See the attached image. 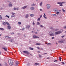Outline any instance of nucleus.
<instances>
[{"label":"nucleus","mask_w":66,"mask_h":66,"mask_svg":"<svg viewBox=\"0 0 66 66\" xmlns=\"http://www.w3.org/2000/svg\"><path fill=\"white\" fill-rule=\"evenodd\" d=\"M7 28L8 30H10L11 29V26L10 25L7 26Z\"/></svg>","instance_id":"0eeeda50"},{"label":"nucleus","mask_w":66,"mask_h":66,"mask_svg":"<svg viewBox=\"0 0 66 66\" xmlns=\"http://www.w3.org/2000/svg\"><path fill=\"white\" fill-rule=\"evenodd\" d=\"M40 27L41 28H43V27H44V26L42 25H40Z\"/></svg>","instance_id":"2f4dec72"},{"label":"nucleus","mask_w":66,"mask_h":66,"mask_svg":"<svg viewBox=\"0 0 66 66\" xmlns=\"http://www.w3.org/2000/svg\"><path fill=\"white\" fill-rule=\"evenodd\" d=\"M31 6H35V4L34 3L32 4Z\"/></svg>","instance_id":"5701e85b"},{"label":"nucleus","mask_w":66,"mask_h":66,"mask_svg":"<svg viewBox=\"0 0 66 66\" xmlns=\"http://www.w3.org/2000/svg\"><path fill=\"white\" fill-rule=\"evenodd\" d=\"M60 6H63L62 4H61L60 5Z\"/></svg>","instance_id":"3c124183"},{"label":"nucleus","mask_w":66,"mask_h":66,"mask_svg":"<svg viewBox=\"0 0 66 66\" xmlns=\"http://www.w3.org/2000/svg\"><path fill=\"white\" fill-rule=\"evenodd\" d=\"M35 34H37V33L36 32H35Z\"/></svg>","instance_id":"680f3d73"},{"label":"nucleus","mask_w":66,"mask_h":66,"mask_svg":"<svg viewBox=\"0 0 66 66\" xmlns=\"http://www.w3.org/2000/svg\"><path fill=\"white\" fill-rule=\"evenodd\" d=\"M26 53L27 54H29V52L27 51H26Z\"/></svg>","instance_id":"bb28decb"},{"label":"nucleus","mask_w":66,"mask_h":66,"mask_svg":"<svg viewBox=\"0 0 66 66\" xmlns=\"http://www.w3.org/2000/svg\"><path fill=\"white\" fill-rule=\"evenodd\" d=\"M16 10H19V7H17L16 8Z\"/></svg>","instance_id":"79ce46f5"},{"label":"nucleus","mask_w":66,"mask_h":66,"mask_svg":"<svg viewBox=\"0 0 66 66\" xmlns=\"http://www.w3.org/2000/svg\"><path fill=\"white\" fill-rule=\"evenodd\" d=\"M43 17H44V18H45V19H47V18L45 16H44Z\"/></svg>","instance_id":"58836bf2"},{"label":"nucleus","mask_w":66,"mask_h":66,"mask_svg":"<svg viewBox=\"0 0 66 66\" xmlns=\"http://www.w3.org/2000/svg\"><path fill=\"white\" fill-rule=\"evenodd\" d=\"M5 38H9L10 39V38H11V37L8 36H6L5 37Z\"/></svg>","instance_id":"9d476101"},{"label":"nucleus","mask_w":66,"mask_h":66,"mask_svg":"<svg viewBox=\"0 0 66 66\" xmlns=\"http://www.w3.org/2000/svg\"><path fill=\"white\" fill-rule=\"evenodd\" d=\"M37 24L38 25H39V24H40V23H39V22H37Z\"/></svg>","instance_id":"ea45409f"},{"label":"nucleus","mask_w":66,"mask_h":66,"mask_svg":"<svg viewBox=\"0 0 66 66\" xmlns=\"http://www.w3.org/2000/svg\"><path fill=\"white\" fill-rule=\"evenodd\" d=\"M57 9H56V10H55V12H56V11H57Z\"/></svg>","instance_id":"e2e57ef3"},{"label":"nucleus","mask_w":66,"mask_h":66,"mask_svg":"<svg viewBox=\"0 0 66 66\" xmlns=\"http://www.w3.org/2000/svg\"><path fill=\"white\" fill-rule=\"evenodd\" d=\"M35 65H36V66H37V65H39V63H35Z\"/></svg>","instance_id":"a211bd4d"},{"label":"nucleus","mask_w":66,"mask_h":66,"mask_svg":"<svg viewBox=\"0 0 66 66\" xmlns=\"http://www.w3.org/2000/svg\"><path fill=\"white\" fill-rule=\"evenodd\" d=\"M46 44H47V45H50V44H51V43H47Z\"/></svg>","instance_id":"a18cd8bd"},{"label":"nucleus","mask_w":66,"mask_h":66,"mask_svg":"<svg viewBox=\"0 0 66 66\" xmlns=\"http://www.w3.org/2000/svg\"><path fill=\"white\" fill-rule=\"evenodd\" d=\"M32 24H33L34 26V25H35V23H34V22L33 21V22Z\"/></svg>","instance_id":"7c9ffc66"},{"label":"nucleus","mask_w":66,"mask_h":66,"mask_svg":"<svg viewBox=\"0 0 66 66\" xmlns=\"http://www.w3.org/2000/svg\"><path fill=\"white\" fill-rule=\"evenodd\" d=\"M36 45H40V43H37L36 44Z\"/></svg>","instance_id":"6ab92c4d"},{"label":"nucleus","mask_w":66,"mask_h":66,"mask_svg":"<svg viewBox=\"0 0 66 66\" xmlns=\"http://www.w3.org/2000/svg\"><path fill=\"white\" fill-rule=\"evenodd\" d=\"M62 10L63 12H65V10H64L63 9H62Z\"/></svg>","instance_id":"473e14b6"},{"label":"nucleus","mask_w":66,"mask_h":66,"mask_svg":"<svg viewBox=\"0 0 66 66\" xmlns=\"http://www.w3.org/2000/svg\"><path fill=\"white\" fill-rule=\"evenodd\" d=\"M26 52H27V51H23V53H26Z\"/></svg>","instance_id":"c9c22d12"},{"label":"nucleus","mask_w":66,"mask_h":66,"mask_svg":"<svg viewBox=\"0 0 66 66\" xmlns=\"http://www.w3.org/2000/svg\"><path fill=\"white\" fill-rule=\"evenodd\" d=\"M42 17V15H40V18H41Z\"/></svg>","instance_id":"052dcab7"},{"label":"nucleus","mask_w":66,"mask_h":66,"mask_svg":"<svg viewBox=\"0 0 66 66\" xmlns=\"http://www.w3.org/2000/svg\"><path fill=\"white\" fill-rule=\"evenodd\" d=\"M2 19V16L1 15H0V19Z\"/></svg>","instance_id":"cd10ccee"},{"label":"nucleus","mask_w":66,"mask_h":66,"mask_svg":"<svg viewBox=\"0 0 66 66\" xmlns=\"http://www.w3.org/2000/svg\"><path fill=\"white\" fill-rule=\"evenodd\" d=\"M56 14L57 15H58L59 14H60V12H56Z\"/></svg>","instance_id":"393cba45"},{"label":"nucleus","mask_w":66,"mask_h":66,"mask_svg":"<svg viewBox=\"0 0 66 66\" xmlns=\"http://www.w3.org/2000/svg\"><path fill=\"white\" fill-rule=\"evenodd\" d=\"M12 4H10L9 6L10 7H11V6H12Z\"/></svg>","instance_id":"4be33fe9"},{"label":"nucleus","mask_w":66,"mask_h":66,"mask_svg":"<svg viewBox=\"0 0 66 66\" xmlns=\"http://www.w3.org/2000/svg\"><path fill=\"white\" fill-rule=\"evenodd\" d=\"M11 17L12 18L13 17H14V16H13V15H12L11 16Z\"/></svg>","instance_id":"4d7b16f0"},{"label":"nucleus","mask_w":66,"mask_h":66,"mask_svg":"<svg viewBox=\"0 0 66 66\" xmlns=\"http://www.w3.org/2000/svg\"><path fill=\"white\" fill-rule=\"evenodd\" d=\"M6 24H7V25H10V24H9V22H6Z\"/></svg>","instance_id":"a878e982"},{"label":"nucleus","mask_w":66,"mask_h":66,"mask_svg":"<svg viewBox=\"0 0 66 66\" xmlns=\"http://www.w3.org/2000/svg\"><path fill=\"white\" fill-rule=\"evenodd\" d=\"M27 28H28V29H29L30 27V25H27L26 26Z\"/></svg>","instance_id":"9b49d317"},{"label":"nucleus","mask_w":66,"mask_h":66,"mask_svg":"<svg viewBox=\"0 0 66 66\" xmlns=\"http://www.w3.org/2000/svg\"><path fill=\"white\" fill-rule=\"evenodd\" d=\"M50 28L51 29H52V30H53V28L52 27H51Z\"/></svg>","instance_id":"a19ab883"},{"label":"nucleus","mask_w":66,"mask_h":66,"mask_svg":"<svg viewBox=\"0 0 66 66\" xmlns=\"http://www.w3.org/2000/svg\"><path fill=\"white\" fill-rule=\"evenodd\" d=\"M12 15H14V14H15V13H12Z\"/></svg>","instance_id":"6e6d98bb"},{"label":"nucleus","mask_w":66,"mask_h":66,"mask_svg":"<svg viewBox=\"0 0 66 66\" xmlns=\"http://www.w3.org/2000/svg\"><path fill=\"white\" fill-rule=\"evenodd\" d=\"M44 16H46V15H45V14L44 13Z\"/></svg>","instance_id":"69168bd1"},{"label":"nucleus","mask_w":66,"mask_h":66,"mask_svg":"<svg viewBox=\"0 0 66 66\" xmlns=\"http://www.w3.org/2000/svg\"><path fill=\"white\" fill-rule=\"evenodd\" d=\"M59 60L60 61H62V60H61V59H62V58L61 57H60L59 58Z\"/></svg>","instance_id":"c85d7f7f"},{"label":"nucleus","mask_w":66,"mask_h":66,"mask_svg":"<svg viewBox=\"0 0 66 66\" xmlns=\"http://www.w3.org/2000/svg\"><path fill=\"white\" fill-rule=\"evenodd\" d=\"M42 4H43V2H42L40 4V6H42Z\"/></svg>","instance_id":"2eb2a0df"},{"label":"nucleus","mask_w":66,"mask_h":66,"mask_svg":"<svg viewBox=\"0 0 66 66\" xmlns=\"http://www.w3.org/2000/svg\"><path fill=\"white\" fill-rule=\"evenodd\" d=\"M18 23L20 25L21 24V22H19Z\"/></svg>","instance_id":"c756f323"},{"label":"nucleus","mask_w":66,"mask_h":66,"mask_svg":"<svg viewBox=\"0 0 66 66\" xmlns=\"http://www.w3.org/2000/svg\"><path fill=\"white\" fill-rule=\"evenodd\" d=\"M28 17H29V15H28V14H26V18H28Z\"/></svg>","instance_id":"4468645a"},{"label":"nucleus","mask_w":66,"mask_h":66,"mask_svg":"<svg viewBox=\"0 0 66 66\" xmlns=\"http://www.w3.org/2000/svg\"><path fill=\"white\" fill-rule=\"evenodd\" d=\"M62 4H63V3H65V2H62Z\"/></svg>","instance_id":"49530a36"},{"label":"nucleus","mask_w":66,"mask_h":66,"mask_svg":"<svg viewBox=\"0 0 66 66\" xmlns=\"http://www.w3.org/2000/svg\"><path fill=\"white\" fill-rule=\"evenodd\" d=\"M54 62H57V60H55Z\"/></svg>","instance_id":"0e129e2a"},{"label":"nucleus","mask_w":66,"mask_h":66,"mask_svg":"<svg viewBox=\"0 0 66 66\" xmlns=\"http://www.w3.org/2000/svg\"><path fill=\"white\" fill-rule=\"evenodd\" d=\"M27 7V6H24V7H23L22 8V9H26V7Z\"/></svg>","instance_id":"6e6552de"},{"label":"nucleus","mask_w":66,"mask_h":66,"mask_svg":"<svg viewBox=\"0 0 66 66\" xmlns=\"http://www.w3.org/2000/svg\"><path fill=\"white\" fill-rule=\"evenodd\" d=\"M38 55L39 57L40 58V57H43V56L40 55V54H39Z\"/></svg>","instance_id":"dca6fc26"},{"label":"nucleus","mask_w":66,"mask_h":66,"mask_svg":"<svg viewBox=\"0 0 66 66\" xmlns=\"http://www.w3.org/2000/svg\"><path fill=\"white\" fill-rule=\"evenodd\" d=\"M52 39H54V37H53L52 38Z\"/></svg>","instance_id":"338daca9"},{"label":"nucleus","mask_w":66,"mask_h":66,"mask_svg":"<svg viewBox=\"0 0 66 66\" xmlns=\"http://www.w3.org/2000/svg\"><path fill=\"white\" fill-rule=\"evenodd\" d=\"M58 43H63V41H62V40L59 41L58 42Z\"/></svg>","instance_id":"f3484780"},{"label":"nucleus","mask_w":66,"mask_h":66,"mask_svg":"<svg viewBox=\"0 0 66 66\" xmlns=\"http://www.w3.org/2000/svg\"><path fill=\"white\" fill-rule=\"evenodd\" d=\"M64 36H61V37H62V38H63Z\"/></svg>","instance_id":"864d4df0"},{"label":"nucleus","mask_w":66,"mask_h":66,"mask_svg":"<svg viewBox=\"0 0 66 66\" xmlns=\"http://www.w3.org/2000/svg\"><path fill=\"white\" fill-rule=\"evenodd\" d=\"M53 16H56V14H53Z\"/></svg>","instance_id":"4c0bfd02"},{"label":"nucleus","mask_w":66,"mask_h":66,"mask_svg":"<svg viewBox=\"0 0 66 66\" xmlns=\"http://www.w3.org/2000/svg\"><path fill=\"white\" fill-rule=\"evenodd\" d=\"M50 59V57H47V59Z\"/></svg>","instance_id":"13d9d810"},{"label":"nucleus","mask_w":66,"mask_h":66,"mask_svg":"<svg viewBox=\"0 0 66 66\" xmlns=\"http://www.w3.org/2000/svg\"><path fill=\"white\" fill-rule=\"evenodd\" d=\"M33 38H39V37L36 36V35H34L33 36Z\"/></svg>","instance_id":"f03ea898"},{"label":"nucleus","mask_w":66,"mask_h":66,"mask_svg":"<svg viewBox=\"0 0 66 66\" xmlns=\"http://www.w3.org/2000/svg\"><path fill=\"white\" fill-rule=\"evenodd\" d=\"M57 4H62V3L61 2H57Z\"/></svg>","instance_id":"f704fd0d"},{"label":"nucleus","mask_w":66,"mask_h":66,"mask_svg":"<svg viewBox=\"0 0 66 66\" xmlns=\"http://www.w3.org/2000/svg\"><path fill=\"white\" fill-rule=\"evenodd\" d=\"M41 50H43V49H44L41 48Z\"/></svg>","instance_id":"774afa93"},{"label":"nucleus","mask_w":66,"mask_h":66,"mask_svg":"<svg viewBox=\"0 0 66 66\" xmlns=\"http://www.w3.org/2000/svg\"><path fill=\"white\" fill-rule=\"evenodd\" d=\"M30 9L31 10H34L35 9V8L34 7H32L30 8Z\"/></svg>","instance_id":"39448f33"},{"label":"nucleus","mask_w":66,"mask_h":66,"mask_svg":"<svg viewBox=\"0 0 66 66\" xmlns=\"http://www.w3.org/2000/svg\"><path fill=\"white\" fill-rule=\"evenodd\" d=\"M30 16H31V17H33V16H34V15L33 14H30Z\"/></svg>","instance_id":"412c9836"},{"label":"nucleus","mask_w":66,"mask_h":66,"mask_svg":"<svg viewBox=\"0 0 66 66\" xmlns=\"http://www.w3.org/2000/svg\"><path fill=\"white\" fill-rule=\"evenodd\" d=\"M0 30H2V31H3V30H4V29L2 28H0Z\"/></svg>","instance_id":"aec40b11"},{"label":"nucleus","mask_w":66,"mask_h":66,"mask_svg":"<svg viewBox=\"0 0 66 66\" xmlns=\"http://www.w3.org/2000/svg\"><path fill=\"white\" fill-rule=\"evenodd\" d=\"M37 20H38L39 21L40 20V18H39L38 19H37Z\"/></svg>","instance_id":"37998d69"},{"label":"nucleus","mask_w":66,"mask_h":66,"mask_svg":"<svg viewBox=\"0 0 66 66\" xmlns=\"http://www.w3.org/2000/svg\"><path fill=\"white\" fill-rule=\"evenodd\" d=\"M9 42H11L12 43L13 42V41H12V39L9 40Z\"/></svg>","instance_id":"e433bc0d"},{"label":"nucleus","mask_w":66,"mask_h":66,"mask_svg":"<svg viewBox=\"0 0 66 66\" xmlns=\"http://www.w3.org/2000/svg\"><path fill=\"white\" fill-rule=\"evenodd\" d=\"M14 34V32H12L10 34Z\"/></svg>","instance_id":"09e8293b"},{"label":"nucleus","mask_w":66,"mask_h":66,"mask_svg":"<svg viewBox=\"0 0 66 66\" xmlns=\"http://www.w3.org/2000/svg\"><path fill=\"white\" fill-rule=\"evenodd\" d=\"M3 49H4L5 51H7V48L6 47H4L3 48Z\"/></svg>","instance_id":"423d86ee"},{"label":"nucleus","mask_w":66,"mask_h":66,"mask_svg":"<svg viewBox=\"0 0 66 66\" xmlns=\"http://www.w3.org/2000/svg\"><path fill=\"white\" fill-rule=\"evenodd\" d=\"M3 24L4 26H5V25H6V22H3Z\"/></svg>","instance_id":"f8f14e48"},{"label":"nucleus","mask_w":66,"mask_h":66,"mask_svg":"<svg viewBox=\"0 0 66 66\" xmlns=\"http://www.w3.org/2000/svg\"><path fill=\"white\" fill-rule=\"evenodd\" d=\"M29 49L30 50H33V48H32L30 47L29 48Z\"/></svg>","instance_id":"b1692460"},{"label":"nucleus","mask_w":66,"mask_h":66,"mask_svg":"<svg viewBox=\"0 0 66 66\" xmlns=\"http://www.w3.org/2000/svg\"><path fill=\"white\" fill-rule=\"evenodd\" d=\"M13 10H16V8L15 7H14L13 9Z\"/></svg>","instance_id":"c03bdc74"},{"label":"nucleus","mask_w":66,"mask_h":66,"mask_svg":"<svg viewBox=\"0 0 66 66\" xmlns=\"http://www.w3.org/2000/svg\"><path fill=\"white\" fill-rule=\"evenodd\" d=\"M15 64H16V66H17L18 65V64H19V63H18V61L16 62H15Z\"/></svg>","instance_id":"1a4fd4ad"},{"label":"nucleus","mask_w":66,"mask_h":66,"mask_svg":"<svg viewBox=\"0 0 66 66\" xmlns=\"http://www.w3.org/2000/svg\"><path fill=\"white\" fill-rule=\"evenodd\" d=\"M47 9H49L50 7V4H47Z\"/></svg>","instance_id":"7ed1b4c3"},{"label":"nucleus","mask_w":66,"mask_h":66,"mask_svg":"<svg viewBox=\"0 0 66 66\" xmlns=\"http://www.w3.org/2000/svg\"><path fill=\"white\" fill-rule=\"evenodd\" d=\"M5 17H8V18H10V16H8L7 15H6Z\"/></svg>","instance_id":"72a5a7b5"},{"label":"nucleus","mask_w":66,"mask_h":66,"mask_svg":"<svg viewBox=\"0 0 66 66\" xmlns=\"http://www.w3.org/2000/svg\"><path fill=\"white\" fill-rule=\"evenodd\" d=\"M61 33V32L60 31H58L56 32L55 33L56 34H60Z\"/></svg>","instance_id":"20e7f679"},{"label":"nucleus","mask_w":66,"mask_h":66,"mask_svg":"<svg viewBox=\"0 0 66 66\" xmlns=\"http://www.w3.org/2000/svg\"><path fill=\"white\" fill-rule=\"evenodd\" d=\"M47 53H44V54H43V55H45V54H47Z\"/></svg>","instance_id":"603ef678"},{"label":"nucleus","mask_w":66,"mask_h":66,"mask_svg":"<svg viewBox=\"0 0 66 66\" xmlns=\"http://www.w3.org/2000/svg\"><path fill=\"white\" fill-rule=\"evenodd\" d=\"M9 63L10 66H12L13 65V61L11 59H9L8 61Z\"/></svg>","instance_id":"f257e3e1"},{"label":"nucleus","mask_w":66,"mask_h":66,"mask_svg":"<svg viewBox=\"0 0 66 66\" xmlns=\"http://www.w3.org/2000/svg\"><path fill=\"white\" fill-rule=\"evenodd\" d=\"M61 63H62V64H63V65H64L65 64V63H64V62H61Z\"/></svg>","instance_id":"8fccbe9b"},{"label":"nucleus","mask_w":66,"mask_h":66,"mask_svg":"<svg viewBox=\"0 0 66 66\" xmlns=\"http://www.w3.org/2000/svg\"><path fill=\"white\" fill-rule=\"evenodd\" d=\"M40 11H43V10L42 9H40Z\"/></svg>","instance_id":"bf43d9fd"},{"label":"nucleus","mask_w":66,"mask_h":66,"mask_svg":"<svg viewBox=\"0 0 66 66\" xmlns=\"http://www.w3.org/2000/svg\"><path fill=\"white\" fill-rule=\"evenodd\" d=\"M37 49H40V48H39V47H37Z\"/></svg>","instance_id":"5fc2aeb1"},{"label":"nucleus","mask_w":66,"mask_h":66,"mask_svg":"<svg viewBox=\"0 0 66 66\" xmlns=\"http://www.w3.org/2000/svg\"><path fill=\"white\" fill-rule=\"evenodd\" d=\"M50 36H54V34L53 33H52V34H50Z\"/></svg>","instance_id":"ddd939ff"},{"label":"nucleus","mask_w":66,"mask_h":66,"mask_svg":"<svg viewBox=\"0 0 66 66\" xmlns=\"http://www.w3.org/2000/svg\"><path fill=\"white\" fill-rule=\"evenodd\" d=\"M22 30L23 31V30H24V28H22Z\"/></svg>","instance_id":"de8ad7c7"}]
</instances>
